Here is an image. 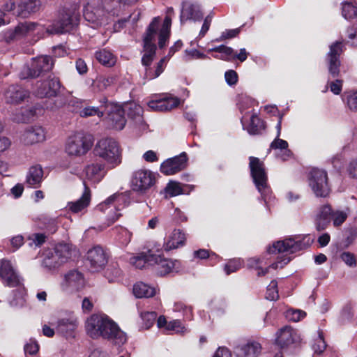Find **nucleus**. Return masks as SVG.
Wrapping results in <instances>:
<instances>
[{
    "instance_id": "16",
    "label": "nucleus",
    "mask_w": 357,
    "mask_h": 357,
    "mask_svg": "<svg viewBox=\"0 0 357 357\" xmlns=\"http://www.w3.org/2000/svg\"><path fill=\"white\" fill-rule=\"evenodd\" d=\"M77 16L66 12L62 14L59 20L54 22L51 26L46 29V32L49 34L63 33L70 31L73 26L77 23Z\"/></svg>"
},
{
    "instance_id": "3",
    "label": "nucleus",
    "mask_w": 357,
    "mask_h": 357,
    "mask_svg": "<svg viewBox=\"0 0 357 357\" xmlns=\"http://www.w3.org/2000/svg\"><path fill=\"white\" fill-rule=\"evenodd\" d=\"M93 154L102 159L108 169H114L122 162V150L119 144L113 138L99 139L94 146Z\"/></svg>"
},
{
    "instance_id": "28",
    "label": "nucleus",
    "mask_w": 357,
    "mask_h": 357,
    "mask_svg": "<svg viewBox=\"0 0 357 357\" xmlns=\"http://www.w3.org/2000/svg\"><path fill=\"white\" fill-rule=\"evenodd\" d=\"M261 351V345L257 341L249 340L234 349L236 357H258Z\"/></svg>"
},
{
    "instance_id": "57",
    "label": "nucleus",
    "mask_w": 357,
    "mask_h": 357,
    "mask_svg": "<svg viewBox=\"0 0 357 357\" xmlns=\"http://www.w3.org/2000/svg\"><path fill=\"white\" fill-rule=\"evenodd\" d=\"M115 82V77L113 76H102L97 81V87L100 91H103L107 87L112 86Z\"/></svg>"
},
{
    "instance_id": "12",
    "label": "nucleus",
    "mask_w": 357,
    "mask_h": 357,
    "mask_svg": "<svg viewBox=\"0 0 357 357\" xmlns=\"http://www.w3.org/2000/svg\"><path fill=\"white\" fill-rule=\"evenodd\" d=\"M61 84L58 78L48 77L45 79L38 80L35 86L34 94L40 98L56 96L59 91Z\"/></svg>"
},
{
    "instance_id": "51",
    "label": "nucleus",
    "mask_w": 357,
    "mask_h": 357,
    "mask_svg": "<svg viewBox=\"0 0 357 357\" xmlns=\"http://www.w3.org/2000/svg\"><path fill=\"white\" fill-rule=\"evenodd\" d=\"M342 99L350 110L357 111V91L344 92Z\"/></svg>"
},
{
    "instance_id": "15",
    "label": "nucleus",
    "mask_w": 357,
    "mask_h": 357,
    "mask_svg": "<svg viewBox=\"0 0 357 357\" xmlns=\"http://www.w3.org/2000/svg\"><path fill=\"white\" fill-rule=\"evenodd\" d=\"M16 3H17V15L23 17L36 12L40 6L39 0H9V2L4 5L5 10L11 11L14 10Z\"/></svg>"
},
{
    "instance_id": "60",
    "label": "nucleus",
    "mask_w": 357,
    "mask_h": 357,
    "mask_svg": "<svg viewBox=\"0 0 357 357\" xmlns=\"http://www.w3.org/2000/svg\"><path fill=\"white\" fill-rule=\"evenodd\" d=\"M340 258L349 266H355L356 264L354 255L349 252H342Z\"/></svg>"
},
{
    "instance_id": "44",
    "label": "nucleus",
    "mask_w": 357,
    "mask_h": 357,
    "mask_svg": "<svg viewBox=\"0 0 357 357\" xmlns=\"http://www.w3.org/2000/svg\"><path fill=\"white\" fill-rule=\"evenodd\" d=\"M265 129V124L255 113H252L246 130L250 135H259Z\"/></svg>"
},
{
    "instance_id": "59",
    "label": "nucleus",
    "mask_w": 357,
    "mask_h": 357,
    "mask_svg": "<svg viewBox=\"0 0 357 357\" xmlns=\"http://www.w3.org/2000/svg\"><path fill=\"white\" fill-rule=\"evenodd\" d=\"M24 349L25 354L34 355L38 351L39 345L36 340L31 339L29 342L24 345Z\"/></svg>"
},
{
    "instance_id": "36",
    "label": "nucleus",
    "mask_w": 357,
    "mask_h": 357,
    "mask_svg": "<svg viewBox=\"0 0 357 357\" xmlns=\"http://www.w3.org/2000/svg\"><path fill=\"white\" fill-rule=\"evenodd\" d=\"M332 209L329 205L321 206L315 219V225L318 231L325 229L331 222Z\"/></svg>"
},
{
    "instance_id": "42",
    "label": "nucleus",
    "mask_w": 357,
    "mask_h": 357,
    "mask_svg": "<svg viewBox=\"0 0 357 357\" xmlns=\"http://www.w3.org/2000/svg\"><path fill=\"white\" fill-rule=\"evenodd\" d=\"M41 110L36 107L24 109L20 112L16 113L13 120L17 123H26L31 121Z\"/></svg>"
},
{
    "instance_id": "2",
    "label": "nucleus",
    "mask_w": 357,
    "mask_h": 357,
    "mask_svg": "<svg viewBox=\"0 0 357 357\" xmlns=\"http://www.w3.org/2000/svg\"><path fill=\"white\" fill-rule=\"evenodd\" d=\"M85 330L93 340L102 337L116 344H123L127 341L125 333L105 314H93L89 317L85 321Z\"/></svg>"
},
{
    "instance_id": "14",
    "label": "nucleus",
    "mask_w": 357,
    "mask_h": 357,
    "mask_svg": "<svg viewBox=\"0 0 357 357\" xmlns=\"http://www.w3.org/2000/svg\"><path fill=\"white\" fill-rule=\"evenodd\" d=\"M0 278L4 285L14 287L20 284V277L12 262L6 259H0Z\"/></svg>"
},
{
    "instance_id": "54",
    "label": "nucleus",
    "mask_w": 357,
    "mask_h": 357,
    "mask_svg": "<svg viewBox=\"0 0 357 357\" xmlns=\"http://www.w3.org/2000/svg\"><path fill=\"white\" fill-rule=\"evenodd\" d=\"M278 298V282L276 280H272L267 287L266 298L269 301H276Z\"/></svg>"
},
{
    "instance_id": "38",
    "label": "nucleus",
    "mask_w": 357,
    "mask_h": 357,
    "mask_svg": "<svg viewBox=\"0 0 357 357\" xmlns=\"http://www.w3.org/2000/svg\"><path fill=\"white\" fill-rule=\"evenodd\" d=\"M157 325L158 328H165L168 331H174L177 333H183L186 331L180 320L176 319L167 322L164 316L158 318Z\"/></svg>"
},
{
    "instance_id": "62",
    "label": "nucleus",
    "mask_w": 357,
    "mask_h": 357,
    "mask_svg": "<svg viewBox=\"0 0 357 357\" xmlns=\"http://www.w3.org/2000/svg\"><path fill=\"white\" fill-rule=\"evenodd\" d=\"M347 173L350 178L357 179V158L349 162L347 167Z\"/></svg>"
},
{
    "instance_id": "25",
    "label": "nucleus",
    "mask_w": 357,
    "mask_h": 357,
    "mask_svg": "<svg viewBox=\"0 0 357 357\" xmlns=\"http://www.w3.org/2000/svg\"><path fill=\"white\" fill-rule=\"evenodd\" d=\"M299 340L297 332L292 327L285 326L276 333V344L281 348L288 347Z\"/></svg>"
},
{
    "instance_id": "19",
    "label": "nucleus",
    "mask_w": 357,
    "mask_h": 357,
    "mask_svg": "<svg viewBox=\"0 0 357 357\" xmlns=\"http://www.w3.org/2000/svg\"><path fill=\"white\" fill-rule=\"evenodd\" d=\"M188 156L185 152L169 158L160 165V172L165 175H172L184 169L187 166Z\"/></svg>"
},
{
    "instance_id": "48",
    "label": "nucleus",
    "mask_w": 357,
    "mask_h": 357,
    "mask_svg": "<svg viewBox=\"0 0 357 357\" xmlns=\"http://www.w3.org/2000/svg\"><path fill=\"white\" fill-rule=\"evenodd\" d=\"M342 14L347 19H353L357 17V6L351 1H344L342 3Z\"/></svg>"
},
{
    "instance_id": "8",
    "label": "nucleus",
    "mask_w": 357,
    "mask_h": 357,
    "mask_svg": "<svg viewBox=\"0 0 357 357\" xmlns=\"http://www.w3.org/2000/svg\"><path fill=\"white\" fill-rule=\"evenodd\" d=\"M125 197L122 194L115 193L96 206L98 211L106 213L107 222L105 226L101 227L100 230L109 227L119 218L121 213L118 211Z\"/></svg>"
},
{
    "instance_id": "39",
    "label": "nucleus",
    "mask_w": 357,
    "mask_h": 357,
    "mask_svg": "<svg viewBox=\"0 0 357 357\" xmlns=\"http://www.w3.org/2000/svg\"><path fill=\"white\" fill-rule=\"evenodd\" d=\"M185 241V234L183 233L180 229H174L165 244V249L170 250L178 248L180 245H183Z\"/></svg>"
},
{
    "instance_id": "61",
    "label": "nucleus",
    "mask_w": 357,
    "mask_h": 357,
    "mask_svg": "<svg viewBox=\"0 0 357 357\" xmlns=\"http://www.w3.org/2000/svg\"><path fill=\"white\" fill-rule=\"evenodd\" d=\"M25 304V298L21 292H15L14 298L10 301L13 307H22Z\"/></svg>"
},
{
    "instance_id": "6",
    "label": "nucleus",
    "mask_w": 357,
    "mask_h": 357,
    "mask_svg": "<svg viewBox=\"0 0 357 357\" xmlns=\"http://www.w3.org/2000/svg\"><path fill=\"white\" fill-rule=\"evenodd\" d=\"M93 142L82 132H76L66 139L65 151L70 156L79 157L85 155L91 148Z\"/></svg>"
},
{
    "instance_id": "1",
    "label": "nucleus",
    "mask_w": 357,
    "mask_h": 357,
    "mask_svg": "<svg viewBox=\"0 0 357 357\" xmlns=\"http://www.w3.org/2000/svg\"><path fill=\"white\" fill-rule=\"evenodd\" d=\"M313 240L309 235H295L285 238L282 240L275 242L272 246L269 247L268 252L271 254H280L277 261L273 263L268 268L262 269L261 268V259L259 258H251L248 260V266L258 270L257 275H265L270 268L273 269L282 268L288 264L291 257V254L307 248L312 244Z\"/></svg>"
},
{
    "instance_id": "10",
    "label": "nucleus",
    "mask_w": 357,
    "mask_h": 357,
    "mask_svg": "<svg viewBox=\"0 0 357 357\" xmlns=\"http://www.w3.org/2000/svg\"><path fill=\"white\" fill-rule=\"evenodd\" d=\"M43 30V26L38 23L24 22L19 23L13 29H8L4 33V37L7 42H10L21 39L35 32L38 33Z\"/></svg>"
},
{
    "instance_id": "31",
    "label": "nucleus",
    "mask_w": 357,
    "mask_h": 357,
    "mask_svg": "<svg viewBox=\"0 0 357 357\" xmlns=\"http://www.w3.org/2000/svg\"><path fill=\"white\" fill-rule=\"evenodd\" d=\"M203 15L200 10L199 6L190 2H183L180 15V20L183 23L187 20H200Z\"/></svg>"
},
{
    "instance_id": "50",
    "label": "nucleus",
    "mask_w": 357,
    "mask_h": 357,
    "mask_svg": "<svg viewBox=\"0 0 357 357\" xmlns=\"http://www.w3.org/2000/svg\"><path fill=\"white\" fill-rule=\"evenodd\" d=\"M115 231L117 233V239L123 245H127L131 241L132 233L123 227H116Z\"/></svg>"
},
{
    "instance_id": "40",
    "label": "nucleus",
    "mask_w": 357,
    "mask_h": 357,
    "mask_svg": "<svg viewBox=\"0 0 357 357\" xmlns=\"http://www.w3.org/2000/svg\"><path fill=\"white\" fill-rule=\"evenodd\" d=\"M103 98H102L100 101V105L98 107H84L82 109L78 110L76 109V111L78 112L79 115L81 117L86 118L89 116H98V117L103 116L104 114H105V103L102 102ZM77 109H79L77 107Z\"/></svg>"
},
{
    "instance_id": "52",
    "label": "nucleus",
    "mask_w": 357,
    "mask_h": 357,
    "mask_svg": "<svg viewBox=\"0 0 357 357\" xmlns=\"http://www.w3.org/2000/svg\"><path fill=\"white\" fill-rule=\"evenodd\" d=\"M167 195L170 197H175L183 193V190L180 183L176 181H170L165 188Z\"/></svg>"
},
{
    "instance_id": "4",
    "label": "nucleus",
    "mask_w": 357,
    "mask_h": 357,
    "mask_svg": "<svg viewBox=\"0 0 357 357\" xmlns=\"http://www.w3.org/2000/svg\"><path fill=\"white\" fill-rule=\"evenodd\" d=\"M250 168L256 188L266 204L271 199L272 191L268 184V176L264 165L259 158L250 157Z\"/></svg>"
},
{
    "instance_id": "17",
    "label": "nucleus",
    "mask_w": 357,
    "mask_h": 357,
    "mask_svg": "<svg viewBox=\"0 0 357 357\" xmlns=\"http://www.w3.org/2000/svg\"><path fill=\"white\" fill-rule=\"evenodd\" d=\"M20 142L24 145H33L46 140V130L40 126H29L20 135Z\"/></svg>"
},
{
    "instance_id": "46",
    "label": "nucleus",
    "mask_w": 357,
    "mask_h": 357,
    "mask_svg": "<svg viewBox=\"0 0 357 357\" xmlns=\"http://www.w3.org/2000/svg\"><path fill=\"white\" fill-rule=\"evenodd\" d=\"M105 277L109 282H118L123 279V272L118 264H110L105 271Z\"/></svg>"
},
{
    "instance_id": "5",
    "label": "nucleus",
    "mask_w": 357,
    "mask_h": 357,
    "mask_svg": "<svg viewBox=\"0 0 357 357\" xmlns=\"http://www.w3.org/2000/svg\"><path fill=\"white\" fill-rule=\"evenodd\" d=\"M160 18L155 17L153 19L147 28L144 37V54L142 58V64H152L155 56L156 45L154 43L156 36H158V27Z\"/></svg>"
},
{
    "instance_id": "32",
    "label": "nucleus",
    "mask_w": 357,
    "mask_h": 357,
    "mask_svg": "<svg viewBox=\"0 0 357 357\" xmlns=\"http://www.w3.org/2000/svg\"><path fill=\"white\" fill-rule=\"evenodd\" d=\"M167 63V56H164L154 66H152V64L142 65L144 68L143 79L145 80H152L159 77L164 71Z\"/></svg>"
},
{
    "instance_id": "27",
    "label": "nucleus",
    "mask_w": 357,
    "mask_h": 357,
    "mask_svg": "<svg viewBox=\"0 0 357 357\" xmlns=\"http://www.w3.org/2000/svg\"><path fill=\"white\" fill-rule=\"evenodd\" d=\"M124 113L133 120L135 126L139 129V130H145L147 128V125L145 123L142 116V108L135 102H129L124 105L123 107Z\"/></svg>"
},
{
    "instance_id": "21",
    "label": "nucleus",
    "mask_w": 357,
    "mask_h": 357,
    "mask_svg": "<svg viewBox=\"0 0 357 357\" xmlns=\"http://www.w3.org/2000/svg\"><path fill=\"white\" fill-rule=\"evenodd\" d=\"M156 260L152 261L158 274L165 275L169 273L178 272L180 268V261L170 259L162 258L160 255L154 254Z\"/></svg>"
},
{
    "instance_id": "13",
    "label": "nucleus",
    "mask_w": 357,
    "mask_h": 357,
    "mask_svg": "<svg viewBox=\"0 0 357 357\" xmlns=\"http://www.w3.org/2000/svg\"><path fill=\"white\" fill-rule=\"evenodd\" d=\"M103 103H105V114L108 115L109 121L113 128L121 130L126 125L124 109L117 104L109 102L106 98H103Z\"/></svg>"
},
{
    "instance_id": "20",
    "label": "nucleus",
    "mask_w": 357,
    "mask_h": 357,
    "mask_svg": "<svg viewBox=\"0 0 357 357\" xmlns=\"http://www.w3.org/2000/svg\"><path fill=\"white\" fill-rule=\"evenodd\" d=\"M342 52V43L335 42L330 46V50L327 54L328 71L333 77L338 76L340 73V61L339 57Z\"/></svg>"
},
{
    "instance_id": "11",
    "label": "nucleus",
    "mask_w": 357,
    "mask_h": 357,
    "mask_svg": "<svg viewBox=\"0 0 357 357\" xmlns=\"http://www.w3.org/2000/svg\"><path fill=\"white\" fill-rule=\"evenodd\" d=\"M54 65L52 57L49 56H40L33 59L31 67L24 68L21 74V78L36 77L42 72L50 70Z\"/></svg>"
},
{
    "instance_id": "63",
    "label": "nucleus",
    "mask_w": 357,
    "mask_h": 357,
    "mask_svg": "<svg viewBox=\"0 0 357 357\" xmlns=\"http://www.w3.org/2000/svg\"><path fill=\"white\" fill-rule=\"evenodd\" d=\"M255 100L251 99L248 97H245L242 99V100L239 105V109L242 113L245 112V114H247L249 112H246L245 109L252 107L253 105H255Z\"/></svg>"
},
{
    "instance_id": "30",
    "label": "nucleus",
    "mask_w": 357,
    "mask_h": 357,
    "mask_svg": "<svg viewBox=\"0 0 357 357\" xmlns=\"http://www.w3.org/2000/svg\"><path fill=\"white\" fill-rule=\"evenodd\" d=\"M77 327V318L75 316L70 314L66 317L61 318L58 321L56 330L63 335L69 337L73 336V333Z\"/></svg>"
},
{
    "instance_id": "37",
    "label": "nucleus",
    "mask_w": 357,
    "mask_h": 357,
    "mask_svg": "<svg viewBox=\"0 0 357 357\" xmlns=\"http://www.w3.org/2000/svg\"><path fill=\"white\" fill-rule=\"evenodd\" d=\"M156 260L154 254L151 251L141 253L130 259V263L137 268H143L146 266H152V261Z\"/></svg>"
},
{
    "instance_id": "49",
    "label": "nucleus",
    "mask_w": 357,
    "mask_h": 357,
    "mask_svg": "<svg viewBox=\"0 0 357 357\" xmlns=\"http://www.w3.org/2000/svg\"><path fill=\"white\" fill-rule=\"evenodd\" d=\"M312 348L315 354H321L326 348V344L324 341L323 331H317V337L314 339Z\"/></svg>"
},
{
    "instance_id": "64",
    "label": "nucleus",
    "mask_w": 357,
    "mask_h": 357,
    "mask_svg": "<svg viewBox=\"0 0 357 357\" xmlns=\"http://www.w3.org/2000/svg\"><path fill=\"white\" fill-rule=\"evenodd\" d=\"M225 77L227 83L230 86L236 84L238 81V75L233 70L227 71L225 74Z\"/></svg>"
},
{
    "instance_id": "56",
    "label": "nucleus",
    "mask_w": 357,
    "mask_h": 357,
    "mask_svg": "<svg viewBox=\"0 0 357 357\" xmlns=\"http://www.w3.org/2000/svg\"><path fill=\"white\" fill-rule=\"evenodd\" d=\"M286 317L289 321L297 322L306 316L305 312L301 310L290 309L286 312Z\"/></svg>"
},
{
    "instance_id": "34",
    "label": "nucleus",
    "mask_w": 357,
    "mask_h": 357,
    "mask_svg": "<svg viewBox=\"0 0 357 357\" xmlns=\"http://www.w3.org/2000/svg\"><path fill=\"white\" fill-rule=\"evenodd\" d=\"M84 191L82 197L75 202H70L68 203V206L73 213H79L89 205L91 201V191L85 183H84Z\"/></svg>"
},
{
    "instance_id": "22",
    "label": "nucleus",
    "mask_w": 357,
    "mask_h": 357,
    "mask_svg": "<svg viewBox=\"0 0 357 357\" xmlns=\"http://www.w3.org/2000/svg\"><path fill=\"white\" fill-rule=\"evenodd\" d=\"M180 104V100L169 95H164L160 98L152 99L148 102V107L153 111H169Z\"/></svg>"
},
{
    "instance_id": "33",
    "label": "nucleus",
    "mask_w": 357,
    "mask_h": 357,
    "mask_svg": "<svg viewBox=\"0 0 357 357\" xmlns=\"http://www.w3.org/2000/svg\"><path fill=\"white\" fill-rule=\"evenodd\" d=\"M28 91L17 85L10 86L5 91L6 101L10 104H17L28 96Z\"/></svg>"
},
{
    "instance_id": "7",
    "label": "nucleus",
    "mask_w": 357,
    "mask_h": 357,
    "mask_svg": "<svg viewBox=\"0 0 357 357\" xmlns=\"http://www.w3.org/2000/svg\"><path fill=\"white\" fill-rule=\"evenodd\" d=\"M156 182V175L146 169L134 171L131 175L130 185L132 191L144 195L151 188Z\"/></svg>"
},
{
    "instance_id": "43",
    "label": "nucleus",
    "mask_w": 357,
    "mask_h": 357,
    "mask_svg": "<svg viewBox=\"0 0 357 357\" xmlns=\"http://www.w3.org/2000/svg\"><path fill=\"white\" fill-rule=\"evenodd\" d=\"M270 147L272 149H280L282 153L280 158L283 160H286L291 157V152L288 149L287 142L280 139V137H275V139L271 142Z\"/></svg>"
},
{
    "instance_id": "29",
    "label": "nucleus",
    "mask_w": 357,
    "mask_h": 357,
    "mask_svg": "<svg viewBox=\"0 0 357 357\" xmlns=\"http://www.w3.org/2000/svg\"><path fill=\"white\" fill-rule=\"evenodd\" d=\"M174 13L173 8H168L167 9L164 22L161 26L158 27V46L160 48H163L169 38L172 17L174 15Z\"/></svg>"
},
{
    "instance_id": "23",
    "label": "nucleus",
    "mask_w": 357,
    "mask_h": 357,
    "mask_svg": "<svg viewBox=\"0 0 357 357\" xmlns=\"http://www.w3.org/2000/svg\"><path fill=\"white\" fill-rule=\"evenodd\" d=\"M108 167L102 162H92L86 166L84 173L86 178L93 183H99L107 174Z\"/></svg>"
},
{
    "instance_id": "47",
    "label": "nucleus",
    "mask_w": 357,
    "mask_h": 357,
    "mask_svg": "<svg viewBox=\"0 0 357 357\" xmlns=\"http://www.w3.org/2000/svg\"><path fill=\"white\" fill-rule=\"evenodd\" d=\"M95 56L101 64L109 67L114 66L116 61L114 54L105 49L97 51Z\"/></svg>"
},
{
    "instance_id": "18",
    "label": "nucleus",
    "mask_w": 357,
    "mask_h": 357,
    "mask_svg": "<svg viewBox=\"0 0 357 357\" xmlns=\"http://www.w3.org/2000/svg\"><path fill=\"white\" fill-rule=\"evenodd\" d=\"M85 283L83 273L77 269H73L64 275L62 288L66 291H77L82 289Z\"/></svg>"
},
{
    "instance_id": "55",
    "label": "nucleus",
    "mask_w": 357,
    "mask_h": 357,
    "mask_svg": "<svg viewBox=\"0 0 357 357\" xmlns=\"http://www.w3.org/2000/svg\"><path fill=\"white\" fill-rule=\"evenodd\" d=\"M242 266L243 261L240 259H234L225 264L224 270L227 275H229L240 269Z\"/></svg>"
},
{
    "instance_id": "58",
    "label": "nucleus",
    "mask_w": 357,
    "mask_h": 357,
    "mask_svg": "<svg viewBox=\"0 0 357 357\" xmlns=\"http://www.w3.org/2000/svg\"><path fill=\"white\" fill-rule=\"evenodd\" d=\"M347 218V213L345 211H337L333 213L332 212V219L335 227L341 225L346 220Z\"/></svg>"
},
{
    "instance_id": "9",
    "label": "nucleus",
    "mask_w": 357,
    "mask_h": 357,
    "mask_svg": "<svg viewBox=\"0 0 357 357\" xmlns=\"http://www.w3.org/2000/svg\"><path fill=\"white\" fill-rule=\"evenodd\" d=\"M309 185L317 197H326L330 193L327 173L317 168L312 169L309 174Z\"/></svg>"
},
{
    "instance_id": "45",
    "label": "nucleus",
    "mask_w": 357,
    "mask_h": 357,
    "mask_svg": "<svg viewBox=\"0 0 357 357\" xmlns=\"http://www.w3.org/2000/svg\"><path fill=\"white\" fill-rule=\"evenodd\" d=\"M208 52H215L218 54L213 55L215 59L225 61L234 60V50L225 45H220L208 50Z\"/></svg>"
},
{
    "instance_id": "35",
    "label": "nucleus",
    "mask_w": 357,
    "mask_h": 357,
    "mask_svg": "<svg viewBox=\"0 0 357 357\" xmlns=\"http://www.w3.org/2000/svg\"><path fill=\"white\" fill-rule=\"evenodd\" d=\"M43 179V169L40 165H34L29 167L26 176V181L27 184L33 188H38L40 186Z\"/></svg>"
},
{
    "instance_id": "24",
    "label": "nucleus",
    "mask_w": 357,
    "mask_h": 357,
    "mask_svg": "<svg viewBox=\"0 0 357 357\" xmlns=\"http://www.w3.org/2000/svg\"><path fill=\"white\" fill-rule=\"evenodd\" d=\"M87 261L94 271L102 269L107 262V258L103 249L100 246H95L87 252Z\"/></svg>"
},
{
    "instance_id": "53",
    "label": "nucleus",
    "mask_w": 357,
    "mask_h": 357,
    "mask_svg": "<svg viewBox=\"0 0 357 357\" xmlns=\"http://www.w3.org/2000/svg\"><path fill=\"white\" fill-rule=\"evenodd\" d=\"M140 317L145 328L149 329L155 324L157 314L155 312H143L140 313Z\"/></svg>"
},
{
    "instance_id": "26",
    "label": "nucleus",
    "mask_w": 357,
    "mask_h": 357,
    "mask_svg": "<svg viewBox=\"0 0 357 357\" xmlns=\"http://www.w3.org/2000/svg\"><path fill=\"white\" fill-rule=\"evenodd\" d=\"M70 257L69 248L66 244H61L55 248L54 253L52 254V258H46L44 260L45 266L50 268H55L64 263Z\"/></svg>"
},
{
    "instance_id": "41",
    "label": "nucleus",
    "mask_w": 357,
    "mask_h": 357,
    "mask_svg": "<svg viewBox=\"0 0 357 357\" xmlns=\"http://www.w3.org/2000/svg\"><path fill=\"white\" fill-rule=\"evenodd\" d=\"M132 291L137 298H150L153 296L156 293V290L154 287L142 282L135 284Z\"/></svg>"
}]
</instances>
